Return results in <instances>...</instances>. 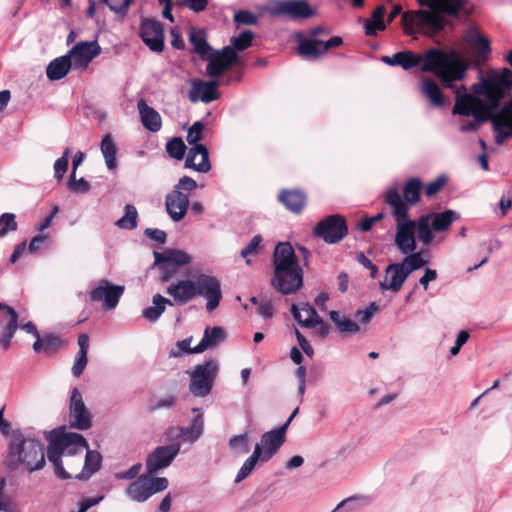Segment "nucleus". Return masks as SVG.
<instances>
[{
  "mask_svg": "<svg viewBox=\"0 0 512 512\" xmlns=\"http://www.w3.org/2000/svg\"><path fill=\"white\" fill-rule=\"evenodd\" d=\"M512 86V70L493 72L474 84L473 93H468L464 85L456 88V99L452 113L466 117L459 130L463 133L476 131L480 123L490 120L496 134L495 141L502 145L512 136V101L499 109L505 90Z\"/></svg>",
  "mask_w": 512,
  "mask_h": 512,
  "instance_id": "obj_1",
  "label": "nucleus"
},
{
  "mask_svg": "<svg viewBox=\"0 0 512 512\" xmlns=\"http://www.w3.org/2000/svg\"><path fill=\"white\" fill-rule=\"evenodd\" d=\"M399 66L404 70L420 66L423 72H433L445 87L452 88L453 82L461 81L468 69L461 54L452 49L442 51L430 49L423 55L411 51L400 52Z\"/></svg>",
  "mask_w": 512,
  "mask_h": 512,
  "instance_id": "obj_2",
  "label": "nucleus"
},
{
  "mask_svg": "<svg viewBox=\"0 0 512 512\" xmlns=\"http://www.w3.org/2000/svg\"><path fill=\"white\" fill-rule=\"evenodd\" d=\"M422 9L406 11L401 20L404 32L413 36L422 33L433 36L440 32L447 21L444 15L457 16L466 10L468 0H417Z\"/></svg>",
  "mask_w": 512,
  "mask_h": 512,
  "instance_id": "obj_3",
  "label": "nucleus"
},
{
  "mask_svg": "<svg viewBox=\"0 0 512 512\" xmlns=\"http://www.w3.org/2000/svg\"><path fill=\"white\" fill-rule=\"evenodd\" d=\"M166 293L172 298L173 306L186 305L197 296L206 300V309L214 311L222 299L221 284L211 275L199 274L195 279H180L169 284Z\"/></svg>",
  "mask_w": 512,
  "mask_h": 512,
  "instance_id": "obj_4",
  "label": "nucleus"
},
{
  "mask_svg": "<svg viewBox=\"0 0 512 512\" xmlns=\"http://www.w3.org/2000/svg\"><path fill=\"white\" fill-rule=\"evenodd\" d=\"M5 461L10 471L23 470L31 474L42 470L46 465L44 446L25 431L15 430L9 439Z\"/></svg>",
  "mask_w": 512,
  "mask_h": 512,
  "instance_id": "obj_5",
  "label": "nucleus"
},
{
  "mask_svg": "<svg viewBox=\"0 0 512 512\" xmlns=\"http://www.w3.org/2000/svg\"><path fill=\"white\" fill-rule=\"evenodd\" d=\"M274 274L271 285L281 294L298 291L303 285V270L289 242H280L273 253Z\"/></svg>",
  "mask_w": 512,
  "mask_h": 512,
  "instance_id": "obj_6",
  "label": "nucleus"
},
{
  "mask_svg": "<svg viewBox=\"0 0 512 512\" xmlns=\"http://www.w3.org/2000/svg\"><path fill=\"white\" fill-rule=\"evenodd\" d=\"M44 435L49 442L47 457L54 466L55 475L60 479L71 478L64 469L61 458L82 453L88 448L86 439L81 434L66 432L64 427L46 431Z\"/></svg>",
  "mask_w": 512,
  "mask_h": 512,
  "instance_id": "obj_7",
  "label": "nucleus"
},
{
  "mask_svg": "<svg viewBox=\"0 0 512 512\" xmlns=\"http://www.w3.org/2000/svg\"><path fill=\"white\" fill-rule=\"evenodd\" d=\"M388 206L395 219L396 233L395 244L403 254H409L416 250L415 221L409 218L406 206L400 201L396 193H390Z\"/></svg>",
  "mask_w": 512,
  "mask_h": 512,
  "instance_id": "obj_8",
  "label": "nucleus"
},
{
  "mask_svg": "<svg viewBox=\"0 0 512 512\" xmlns=\"http://www.w3.org/2000/svg\"><path fill=\"white\" fill-rule=\"evenodd\" d=\"M197 183L188 176H183L166 196L165 207L174 222L181 221L188 210L190 193L195 190Z\"/></svg>",
  "mask_w": 512,
  "mask_h": 512,
  "instance_id": "obj_9",
  "label": "nucleus"
},
{
  "mask_svg": "<svg viewBox=\"0 0 512 512\" xmlns=\"http://www.w3.org/2000/svg\"><path fill=\"white\" fill-rule=\"evenodd\" d=\"M154 258L163 282L171 280L178 274L181 267L189 265L192 261L188 253L177 249L154 252Z\"/></svg>",
  "mask_w": 512,
  "mask_h": 512,
  "instance_id": "obj_10",
  "label": "nucleus"
},
{
  "mask_svg": "<svg viewBox=\"0 0 512 512\" xmlns=\"http://www.w3.org/2000/svg\"><path fill=\"white\" fill-rule=\"evenodd\" d=\"M218 372V365L214 360L206 361L194 367L190 374L189 390L195 397H205L212 389Z\"/></svg>",
  "mask_w": 512,
  "mask_h": 512,
  "instance_id": "obj_11",
  "label": "nucleus"
},
{
  "mask_svg": "<svg viewBox=\"0 0 512 512\" xmlns=\"http://www.w3.org/2000/svg\"><path fill=\"white\" fill-rule=\"evenodd\" d=\"M271 17H285L291 20L307 19L314 14L306 0H272L265 7Z\"/></svg>",
  "mask_w": 512,
  "mask_h": 512,
  "instance_id": "obj_12",
  "label": "nucleus"
},
{
  "mask_svg": "<svg viewBox=\"0 0 512 512\" xmlns=\"http://www.w3.org/2000/svg\"><path fill=\"white\" fill-rule=\"evenodd\" d=\"M168 484L169 482L165 477L141 476L127 487L126 495L132 501L145 502L155 493L166 489Z\"/></svg>",
  "mask_w": 512,
  "mask_h": 512,
  "instance_id": "obj_13",
  "label": "nucleus"
},
{
  "mask_svg": "<svg viewBox=\"0 0 512 512\" xmlns=\"http://www.w3.org/2000/svg\"><path fill=\"white\" fill-rule=\"evenodd\" d=\"M315 236L322 238L328 244L340 242L348 233L346 220L339 214L325 217L314 227Z\"/></svg>",
  "mask_w": 512,
  "mask_h": 512,
  "instance_id": "obj_14",
  "label": "nucleus"
},
{
  "mask_svg": "<svg viewBox=\"0 0 512 512\" xmlns=\"http://www.w3.org/2000/svg\"><path fill=\"white\" fill-rule=\"evenodd\" d=\"M125 287L114 285L106 279L100 280L97 287L89 293L90 299L94 302H101L104 310H113L117 307Z\"/></svg>",
  "mask_w": 512,
  "mask_h": 512,
  "instance_id": "obj_15",
  "label": "nucleus"
},
{
  "mask_svg": "<svg viewBox=\"0 0 512 512\" xmlns=\"http://www.w3.org/2000/svg\"><path fill=\"white\" fill-rule=\"evenodd\" d=\"M180 442L159 446L151 452L146 460L147 474L153 475L159 470L168 467L180 452Z\"/></svg>",
  "mask_w": 512,
  "mask_h": 512,
  "instance_id": "obj_16",
  "label": "nucleus"
},
{
  "mask_svg": "<svg viewBox=\"0 0 512 512\" xmlns=\"http://www.w3.org/2000/svg\"><path fill=\"white\" fill-rule=\"evenodd\" d=\"M238 55L231 46H226L219 51H213L205 59L208 61L206 74L217 78L227 71L236 61Z\"/></svg>",
  "mask_w": 512,
  "mask_h": 512,
  "instance_id": "obj_17",
  "label": "nucleus"
},
{
  "mask_svg": "<svg viewBox=\"0 0 512 512\" xmlns=\"http://www.w3.org/2000/svg\"><path fill=\"white\" fill-rule=\"evenodd\" d=\"M92 416L86 408L82 395L77 388H73L70 395L69 419L72 427L87 430L92 425Z\"/></svg>",
  "mask_w": 512,
  "mask_h": 512,
  "instance_id": "obj_18",
  "label": "nucleus"
},
{
  "mask_svg": "<svg viewBox=\"0 0 512 512\" xmlns=\"http://www.w3.org/2000/svg\"><path fill=\"white\" fill-rule=\"evenodd\" d=\"M101 53L97 41H81L76 43L67 53L73 69H85L89 63Z\"/></svg>",
  "mask_w": 512,
  "mask_h": 512,
  "instance_id": "obj_19",
  "label": "nucleus"
},
{
  "mask_svg": "<svg viewBox=\"0 0 512 512\" xmlns=\"http://www.w3.org/2000/svg\"><path fill=\"white\" fill-rule=\"evenodd\" d=\"M142 41L154 52H162L164 49L163 26L159 21L143 19L140 26Z\"/></svg>",
  "mask_w": 512,
  "mask_h": 512,
  "instance_id": "obj_20",
  "label": "nucleus"
},
{
  "mask_svg": "<svg viewBox=\"0 0 512 512\" xmlns=\"http://www.w3.org/2000/svg\"><path fill=\"white\" fill-rule=\"evenodd\" d=\"M285 427L265 432L260 439V442L255 445L258 447L262 456V463L269 461L274 454L279 450L285 441Z\"/></svg>",
  "mask_w": 512,
  "mask_h": 512,
  "instance_id": "obj_21",
  "label": "nucleus"
},
{
  "mask_svg": "<svg viewBox=\"0 0 512 512\" xmlns=\"http://www.w3.org/2000/svg\"><path fill=\"white\" fill-rule=\"evenodd\" d=\"M192 411L194 413H197L195 418L192 420L189 427H170L167 432V438L173 439V438H179L182 437L184 441L193 443L197 441L201 435L203 434L204 430V419L202 414L200 413L199 408H193Z\"/></svg>",
  "mask_w": 512,
  "mask_h": 512,
  "instance_id": "obj_22",
  "label": "nucleus"
},
{
  "mask_svg": "<svg viewBox=\"0 0 512 512\" xmlns=\"http://www.w3.org/2000/svg\"><path fill=\"white\" fill-rule=\"evenodd\" d=\"M219 85L220 83L217 80H193L188 98L192 103L201 101L207 104L215 101L220 97V93L218 92Z\"/></svg>",
  "mask_w": 512,
  "mask_h": 512,
  "instance_id": "obj_23",
  "label": "nucleus"
},
{
  "mask_svg": "<svg viewBox=\"0 0 512 512\" xmlns=\"http://www.w3.org/2000/svg\"><path fill=\"white\" fill-rule=\"evenodd\" d=\"M465 42L475 51V62L484 63L491 52L489 40L476 28H469L464 34Z\"/></svg>",
  "mask_w": 512,
  "mask_h": 512,
  "instance_id": "obj_24",
  "label": "nucleus"
},
{
  "mask_svg": "<svg viewBox=\"0 0 512 512\" xmlns=\"http://www.w3.org/2000/svg\"><path fill=\"white\" fill-rule=\"evenodd\" d=\"M422 182L418 178H410L403 187V197H401L397 187L387 189L384 195V201L388 205V197L390 193H396L400 201L406 206L407 212L411 205L416 204L420 200Z\"/></svg>",
  "mask_w": 512,
  "mask_h": 512,
  "instance_id": "obj_25",
  "label": "nucleus"
},
{
  "mask_svg": "<svg viewBox=\"0 0 512 512\" xmlns=\"http://www.w3.org/2000/svg\"><path fill=\"white\" fill-rule=\"evenodd\" d=\"M407 278V272L400 263L389 264L385 269L384 279L379 283L380 289L397 293L402 289Z\"/></svg>",
  "mask_w": 512,
  "mask_h": 512,
  "instance_id": "obj_26",
  "label": "nucleus"
},
{
  "mask_svg": "<svg viewBox=\"0 0 512 512\" xmlns=\"http://www.w3.org/2000/svg\"><path fill=\"white\" fill-rule=\"evenodd\" d=\"M185 167L200 173H206L211 169L209 153L203 144L192 146L186 156Z\"/></svg>",
  "mask_w": 512,
  "mask_h": 512,
  "instance_id": "obj_27",
  "label": "nucleus"
},
{
  "mask_svg": "<svg viewBox=\"0 0 512 512\" xmlns=\"http://www.w3.org/2000/svg\"><path fill=\"white\" fill-rule=\"evenodd\" d=\"M0 312L3 314V318L8 320V323L0 336V346L3 349H7L10 346L11 339L18 328V314L12 307L2 302H0Z\"/></svg>",
  "mask_w": 512,
  "mask_h": 512,
  "instance_id": "obj_28",
  "label": "nucleus"
},
{
  "mask_svg": "<svg viewBox=\"0 0 512 512\" xmlns=\"http://www.w3.org/2000/svg\"><path fill=\"white\" fill-rule=\"evenodd\" d=\"M291 312L295 320L303 327L314 328L322 324V319L317 314L315 308L308 303L301 304L300 308L293 304Z\"/></svg>",
  "mask_w": 512,
  "mask_h": 512,
  "instance_id": "obj_29",
  "label": "nucleus"
},
{
  "mask_svg": "<svg viewBox=\"0 0 512 512\" xmlns=\"http://www.w3.org/2000/svg\"><path fill=\"white\" fill-rule=\"evenodd\" d=\"M137 108L144 128L151 132H158L162 126L160 114L150 107L145 100L138 101Z\"/></svg>",
  "mask_w": 512,
  "mask_h": 512,
  "instance_id": "obj_30",
  "label": "nucleus"
},
{
  "mask_svg": "<svg viewBox=\"0 0 512 512\" xmlns=\"http://www.w3.org/2000/svg\"><path fill=\"white\" fill-rule=\"evenodd\" d=\"M188 39L193 46V51L197 53L201 59L205 60L214 50L207 42V35L203 29L190 27L188 31Z\"/></svg>",
  "mask_w": 512,
  "mask_h": 512,
  "instance_id": "obj_31",
  "label": "nucleus"
},
{
  "mask_svg": "<svg viewBox=\"0 0 512 512\" xmlns=\"http://www.w3.org/2000/svg\"><path fill=\"white\" fill-rule=\"evenodd\" d=\"M226 334L223 328L215 326L207 327L201 341L193 347V352H204L209 348H213L225 340Z\"/></svg>",
  "mask_w": 512,
  "mask_h": 512,
  "instance_id": "obj_32",
  "label": "nucleus"
},
{
  "mask_svg": "<svg viewBox=\"0 0 512 512\" xmlns=\"http://www.w3.org/2000/svg\"><path fill=\"white\" fill-rule=\"evenodd\" d=\"M70 69H73V64L70 61L69 56L66 54L55 58L48 64L46 68V75L49 80L57 81L64 78Z\"/></svg>",
  "mask_w": 512,
  "mask_h": 512,
  "instance_id": "obj_33",
  "label": "nucleus"
},
{
  "mask_svg": "<svg viewBox=\"0 0 512 512\" xmlns=\"http://www.w3.org/2000/svg\"><path fill=\"white\" fill-rule=\"evenodd\" d=\"M329 317L341 334L352 335L362 331L361 326L356 321L338 311H330Z\"/></svg>",
  "mask_w": 512,
  "mask_h": 512,
  "instance_id": "obj_34",
  "label": "nucleus"
},
{
  "mask_svg": "<svg viewBox=\"0 0 512 512\" xmlns=\"http://www.w3.org/2000/svg\"><path fill=\"white\" fill-rule=\"evenodd\" d=\"M168 305L173 306V302L170 299L161 294H155L152 297V305L143 310L142 316L149 322H156L165 312Z\"/></svg>",
  "mask_w": 512,
  "mask_h": 512,
  "instance_id": "obj_35",
  "label": "nucleus"
},
{
  "mask_svg": "<svg viewBox=\"0 0 512 512\" xmlns=\"http://www.w3.org/2000/svg\"><path fill=\"white\" fill-rule=\"evenodd\" d=\"M278 199L293 213L301 212L306 202L304 193L298 190H283L279 194Z\"/></svg>",
  "mask_w": 512,
  "mask_h": 512,
  "instance_id": "obj_36",
  "label": "nucleus"
},
{
  "mask_svg": "<svg viewBox=\"0 0 512 512\" xmlns=\"http://www.w3.org/2000/svg\"><path fill=\"white\" fill-rule=\"evenodd\" d=\"M420 91L434 107L444 105V96L439 85L430 78H424L421 82Z\"/></svg>",
  "mask_w": 512,
  "mask_h": 512,
  "instance_id": "obj_37",
  "label": "nucleus"
},
{
  "mask_svg": "<svg viewBox=\"0 0 512 512\" xmlns=\"http://www.w3.org/2000/svg\"><path fill=\"white\" fill-rule=\"evenodd\" d=\"M100 150L104 157L107 169L110 171L115 170L117 168V147L111 134L103 136L100 144Z\"/></svg>",
  "mask_w": 512,
  "mask_h": 512,
  "instance_id": "obj_38",
  "label": "nucleus"
},
{
  "mask_svg": "<svg viewBox=\"0 0 512 512\" xmlns=\"http://www.w3.org/2000/svg\"><path fill=\"white\" fill-rule=\"evenodd\" d=\"M86 450V456H85V462L83 469L79 475L76 476V478L79 479H87L92 474H94L96 471L99 470L102 462V456L99 452L94 450H89L88 448Z\"/></svg>",
  "mask_w": 512,
  "mask_h": 512,
  "instance_id": "obj_39",
  "label": "nucleus"
},
{
  "mask_svg": "<svg viewBox=\"0 0 512 512\" xmlns=\"http://www.w3.org/2000/svg\"><path fill=\"white\" fill-rule=\"evenodd\" d=\"M323 47V41L314 39V38H306L302 39L299 42L298 45V52L300 55L310 58H319L323 54H325L324 51H322Z\"/></svg>",
  "mask_w": 512,
  "mask_h": 512,
  "instance_id": "obj_40",
  "label": "nucleus"
},
{
  "mask_svg": "<svg viewBox=\"0 0 512 512\" xmlns=\"http://www.w3.org/2000/svg\"><path fill=\"white\" fill-rule=\"evenodd\" d=\"M428 216H431L432 229L436 232L448 230L457 219L456 213L452 210H445L441 213H428Z\"/></svg>",
  "mask_w": 512,
  "mask_h": 512,
  "instance_id": "obj_41",
  "label": "nucleus"
},
{
  "mask_svg": "<svg viewBox=\"0 0 512 512\" xmlns=\"http://www.w3.org/2000/svg\"><path fill=\"white\" fill-rule=\"evenodd\" d=\"M415 231L418 234L419 240L423 244L429 245L434 238L431 216H428V214L421 215L418 220L415 221Z\"/></svg>",
  "mask_w": 512,
  "mask_h": 512,
  "instance_id": "obj_42",
  "label": "nucleus"
},
{
  "mask_svg": "<svg viewBox=\"0 0 512 512\" xmlns=\"http://www.w3.org/2000/svg\"><path fill=\"white\" fill-rule=\"evenodd\" d=\"M258 462H262V456L258 447H254L252 454L244 461L240 469L238 470L235 483H240L246 479L252 471L255 469Z\"/></svg>",
  "mask_w": 512,
  "mask_h": 512,
  "instance_id": "obj_43",
  "label": "nucleus"
},
{
  "mask_svg": "<svg viewBox=\"0 0 512 512\" xmlns=\"http://www.w3.org/2000/svg\"><path fill=\"white\" fill-rule=\"evenodd\" d=\"M385 7L378 6L372 13L371 19L366 21L365 34L368 36L376 35L378 31H383L386 24L383 21L385 15Z\"/></svg>",
  "mask_w": 512,
  "mask_h": 512,
  "instance_id": "obj_44",
  "label": "nucleus"
},
{
  "mask_svg": "<svg viewBox=\"0 0 512 512\" xmlns=\"http://www.w3.org/2000/svg\"><path fill=\"white\" fill-rule=\"evenodd\" d=\"M406 257L403 259L402 262H400V265H402V268L405 272H407V275L409 276L413 271L418 270L422 268L426 263L428 262L427 259H425L421 253H409L405 254Z\"/></svg>",
  "mask_w": 512,
  "mask_h": 512,
  "instance_id": "obj_45",
  "label": "nucleus"
},
{
  "mask_svg": "<svg viewBox=\"0 0 512 512\" xmlns=\"http://www.w3.org/2000/svg\"><path fill=\"white\" fill-rule=\"evenodd\" d=\"M125 215L117 220L116 225L122 229H134L137 227L138 212L133 205L127 204L124 208Z\"/></svg>",
  "mask_w": 512,
  "mask_h": 512,
  "instance_id": "obj_46",
  "label": "nucleus"
},
{
  "mask_svg": "<svg viewBox=\"0 0 512 512\" xmlns=\"http://www.w3.org/2000/svg\"><path fill=\"white\" fill-rule=\"evenodd\" d=\"M229 447L237 454L244 455L249 452V436L247 433L239 434L229 439Z\"/></svg>",
  "mask_w": 512,
  "mask_h": 512,
  "instance_id": "obj_47",
  "label": "nucleus"
},
{
  "mask_svg": "<svg viewBox=\"0 0 512 512\" xmlns=\"http://www.w3.org/2000/svg\"><path fill=\"white\" fill-rule=\"evenodd\" d=\"M67 187L72 193L84 194L90 190V184L83 177L76 179V173L71 172Z\"/></svg>",
  "mask_w": 512,
  "mask_h": 512,
  "instance_id": "obj_48",
  "label": "nucleus"
},
{
  "mask_svg": "<svg viewBox=\"0 0 512 512\" xmlns=\"http://www.w3.org/2000/svg\"><path fill=\"white\" fill-rule=\"evenodd\" d=\"M166 150L171 157L181 160L184 157L186 146L181 138H173L168 141Z\"/></svg>",
  "mask_w": 512,
  "mask_h": 512,
  "instance_id": "obj_49",
  "label": "nucleus"
},
{
  "mask_svg": "<svg viewBox=\"0 0 512 512\" xmlns=\"http://www.w3.org/2000/svg\"><path fill=\"white\" fill-rule=\"evenodd\" d=\"M378 310L379 309L374 302H371L364 309H358L355 313L356 322L360 326L368 324Z\"/></svg>",
  "mask_w": 512,
  "mask_h": 512,
  "instance_id": "obj_50",
  "label": "nucleus"
},
{
  "mask_svg": "<svg viewBox=\"0 0 512 512\" xmlns=\"http://www.w3.org/2000/svg\"><path fill=\"white\" fill-rule=\"evenodd\" d=\"M7 481L0 476V512H15L11 497L6 493Z\"/></svg>",
  "mask_w": 512,
  "mask_h": 512,
  "instance_id": "obj_51",
  "label": "nucleus"
},
{
  "mask_svg": "<svg viewBox=\"0 0 512 512\" xmlns=\"http://www.w3.org/2000/svg\"><path fill=\"white\" fill-rule=\"evenodd\" d=\"M0 238L4 237L8 232L17 229L16 216L13 213H3L0 217Z\"/></svg>",
  "mask_w": 512,
  "mask_h": 512,
  "instance_id": "obj_52",
  "label": "nucleus"
},
{
  "mask_svg": "<svg viewBox=\"0 0 512 512\" xmlns=\"http://www.w3.org/2000/svg\"><path fill=\"white\" fill-rule=\"evenodd\" d=\"M262 250V237L261 235H255L251 241L241 250V256L246 258V263L250 264V260L247 258L250 255L257 254Z\"/></svg>",
  "mask_w": 512,
  "mask_h": 512,
  "instance_id": "obj_53",
  "label": "nucleus"
},
{
  "mask_svg": "<svg viewBox=\"0 0 512 512\" xmlns=\"http://www.w3.org/2000/svg\"><path fill=\"white\" fill-rule=\"evenodd\" d=\"M252 40L253 33L246 30L240 33L237 37H234L231 42L234 50L243 51L251 45Z\"/></svg>",
  "mask_w": 512,
  "mask_h": 512,
  "instance_id": "obj_54",
  "label": "nucleus"
},
{
  "mask_svg": "<svg viewBox=\"0 0 512 512\" xmlns=\"http://www.w3.org/2000/svg\"><path fill=\"white\" fill-rule=\"evenodd\" d=\"M103 3L109 6L110 10L114 13L124 17L130 7L132 0H101Z\"/></svg>",
  "mask_w": 512,
  "mask_h": 512,
  "instance_id": "obj_55",
  "label": "nucleus"
},
{
  "mask_svg": "<svg viewBox=\"0 0 512 512\" xmlns=\"http://www.w3.org/2000/svg\"><path fill=\"white\" fill-rule=\"evenodd\" d=\"M192 338H186L182 341L177 342L174 348L169 352L170 357H181L185 354H193V348H190Z\"/></svg>",
  "mask_w": 512,
  "mask_h": 512,
  "instance_id": "obj_56",
  "label": "nucleus"
},
{
  "mask_svg": "<svg viewBox=\"0 0 512 512\" xmlns=\"http://www.w3.org/2000/svg\"><path fill=\"white\" fill-rule=\"evenodd\" d=\"M204 124L201 121L195 122L188 130L187 142L195 146L202 139Z\"/></svg>",
  "mask_w": 512,
  "mask_h": 512,
  "instance_id": "obj_57",
  "label": "nucleus"
},
{
  "mask_svg": "<svg viewBox=\"0 0 512 512\" xmlns=\"http://www.w3.org/2000/svg\"><path fill=\"white\" fill-rule=\"evenodd\" d=\"M70 152V149L66 148L62 157L58 158L54 164L55 177L57 180H61L68 169V157Z\"/></svg>",
  "mask_w": 512,
  "mask_h": 512,
  "instance_id": "obj_58",
  "label": "nucleus"
},
{
  "mask_svg": "<svg viewBox=\"0 0 512 512\" xmlns=\"http://www.w3.org/2000/svg\"><path fill=\"white\" fill-rule=\"evenodd\" d=\"M234 21L242 25H255L258 17L250 11L240 10L234 14Z\"/></svg>",
  "mask_w": 512,
  "mask_h": 512,
  "instance_id": "obj_59",
  "label": "nucleus"
},
{
  "mask_svg": "<svg viewBox=\"0 0 512 512\" xmlns=\"http://www.w3.org/2000/svg\"><path fill=\"white\" fill-rule=\"evenodd\" d=\"M446 182V177L444 175L438 176L435 180L428 183L425 187V194L428 197H432L437 194Z\"/></svg>",
  "mask_w": 512,
  "mask_h": 512,
  "instance_id": "obj_60",
  "label": "nucleus"
},
{
  "mask_svg": "<svg viewBox=\"0 0 512 512\" xmlns=\"http://www.w3.org/2000/svg\"><path fill=\"white\" fill-rule=\"evenodd\" d=\"M87 365V354L77 353L72 366V374L79 377Z\"/></svg>",
  "mask_w": 512,
  "mask_h": 512,
  "instance_id": "obj_61",
  "label": "nucleus"
},
{
  "mask_svg": "<svg viewBox=\"0 0 512 512\" xmlns=\"http://www.w3.org/2000/svg\"><path fill=\"white\" fill-rule=\"evenodd\" d=\"M468 339L469 333L465 330L460 331L456 337L455 344L450 348V354L453 356L457 355Z\"/></svg>",
  "mask_w": 512,
  "mask_h": 512,
  "instance_id": "obj_62",
  "label": "nucleus"
},
{
  "mask_svg": "<svg viewBox=\"0 0 512 512\" xmlns=\"http://www.w3.org/2000/svg\"><path fill=\"white\" fill-rule=\"evenodd\" d=\"M437 279V271L434 269L426 268L424 275L419 279V284L426 291L429 287V283Z\"/></svg>",
  "mask_w": 512,
  "mask_h": 512,
  "instance_id": "obj_63",
  "label": "nucleus"
},
{
  "mask_svg": "<svg viewBox=\"0 0 512 512\" xmlns=\"http://www.w3.org/2000/svg\"><path fill=\"white\" fill-rule=\"evenodd\" d=\"M512 206V191L504 193L499 201L501 216H505Z\"/></svg>",
  "mask_w": 512,
  "mask_h": 512,
  "instance_id": "obj_64",
  "label": "nucleus"
}]
</instances>
